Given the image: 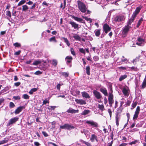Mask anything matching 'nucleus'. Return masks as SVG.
Returning a JSON list of instances; mask_svg holds the SVG:
<instances>
[{"instance_id": "nucleus-1", "label": "nucleus", "mask_w": 146, "mask_h": 146, "mask_svg": "<svg viewBox=\"0 0 146 146\" xmlns=\"http://www.w3.org/2000/svg\"><path fill=\"white\" fill-rule=\"evenodd\" d=\"M77 2L78 8L80 11L82 13H84L85 14H87V13H86L87 10V7L85 4L80 1H77Z\"/></svg>"}, {"instance_id": "nucleus-2", "label": "nucleus", "mask_w": 146, "mask_h": 146, "mask_svg": "<svg viewBox=\"0 0 146 146\" xmlns=\"http://www.w3.org/2000/svg\"><path fill=\"white\" fill-rule=\"evenodd\" d=\"M74 127L71 124L68 123L65 124L63 125H60V131H61V129H66L68 130H70L74 128Z\"/></svg>"}, {"instance_id": "nucleus-3", "label": "nucleus", "mask_w": 146, "mask_h": 146, "mask_svg": "<svg viewBox=\"0 0 146 146\" xmlns=\"http://www.w3.org/2000/svg\"><path fill=\"white\" fill-rule=\"evenodd\" d=\"M131 28V27L128 25L125 26V27L123 28L122 30V34L123 36L125 37L127 36Z\"/></svg>"}, {"instance_id": "nucleus-4", "label": "nucleus", "mask_w": 146, "mask_h": 146, "mask_svg": "<svg viewBox=\"0 0 146 146\" xmlns=\"http://www.w3.org/2000/svg\"><path fill=\"white\" fill-rule=\"evenodd\" d=\"M19 119V117H14L11 119L9 120V121L7 124V126H9L10 125L15 123Z\"/></svg>"}, {"instance_id": "nucleus-5", "label": "nucleus", "mask_w": 146, "mask_h": 146, "mask_svg": "<svg viewBox=\"0 0 146 146\" xmlns=\"http://www.w3.org/2000/svg\"><path fill=\"white\" fill-rule=\"evenodd\" d=\"M125 19V18L122 15H119L116 16L114 19V21L116 23L122 22Z\"/></svg>"}, {"instance_id": "nucleus-6", "label": "nucleus", "mask_w": 146, "mask_h": 146, "mask_svg": "<svg viewBox=\"0 0 146 146\" xmlns=\"http://www.w3.org/2000/svg\"><path fill=\"white\" fill-rule=\"evenodd\" d=\"M137 40L138 42H136V44L139 46H143L144 45V42H145L144 39L139 37L137 38Z\"/></svg>"}, {"instance_id": "nucleus-7", "label": "nucleus", "mask_w": 146, "mask_h": 146, "mask_svg": "<svg viewBox=\"0 0 146 146\" xmlns=\"http://www.w3.org/2000/svg\"><path fill=\"white\" fill-rule=\"evenodd\" d=\"M93 93L94 96L98 99H101L102 98V96L100 93L96 90L93 91Z\"/></svg>"}, {"instance_id": "nucleus-8", "label": "nucleus", "mask_w": 146, "mask_h": 146, "mask_svg": "<svg viewBox=\"0 0 146 146\" xmlns=\"http://www.w3.org/2000/svg\"><path fill=\"white\" fill-rule=\"evenodd\" d=\"M69 24L71 25L72 27H73L75 29L78 30L79 28H80V25L76 23L75 22L72 21H70L69 23Z\"/></svg>"}, {"instance_id": "nucleus-9", "label": "nucleus", "mask_w": 146, "mask_h": 146, "mask_svg": "<svg viewBox=\"0 0 146 146\" xmlns=\"http://www.w3.org/2000/svg\"><path fill=\"white\" fill-rule=\"evenodd\" d=\"M103 31H104L105 33L106 34L108 32L110 31L111 30V28L107 24H104L103 26Z\"/></svg>"}, {"instance_id": "nucleus-10", "label": "nucleus", "mask_w": 146, "mask_h": 146, "mask_svg": "<svg viewBox=\"0 0 146 146\" xmlns=\"http://www.w3.org/2000/svg\"><path fill=\"white\" fill-rule=\"evenodd\" d=\"M140 111V107L138 106L136 109V110L135 112V114L133 117V119L134 120L137 118Z\"/></svg>"}, {"instance_id": "nucleus-11", "label": "nucleus", "mask_w": 146, "mask_h": 146, "mask_svg": "<svg viewBox=\"0 0 146 146\" xmlns=\"http://www.w3.org/2000/svg\"><path fill=\"white\" fill-rule=\"evenodd\" d=\"M86 123L90 124L91 125L93 126L94 127H98V123L93 121H87Z\"/></svg>"}, {"instance_id": "nucleus-12", "label": "nucleus", "mask_w": 146, "mask_h": 146, "mask_svg": "<svg viewBox=\"0 0 146 146\" xmlns=\"http://www.w3.org/2000/svg\"><path fill=\"white\" fill-rule=\"evenodd\" d=\"M113 95L108 96V101L110 105V106H112V104L114 102V100H113Z\"/></svg>"}, {"instance_id": "nucleus-13", "label": "nucleus", "mask_w": 146, "mask_h": 146, "mask_svg": "<svg viewBox=\"0 0 146 146\" xmlns=\"http://www.w3.org/2000/svg\"><path fill=\"white\" fill-rule=\"evenodd\" d=\"M25 108V107L24 106H20L18 107L15 111V114H19L22 110Z\"/></svg>"}, {"instance_id": "nucleus-14", "label": "nucleus", "mask_w": 146, "mask_h": 146, "mask_svg": "<svg viewBox=\"0 0 146 146\" xmlns=\"http://www.w3.org/2000/svg\"><path fill=\"white\" fill-rule=\"evenodd\" d=\"M100 91L104 94L105 96H108V94L106 88L102 87L100 88Z\"/></svg>"}, {"instance_id": "nucleus-15", "label": "nucleus", "mask_w": 146, "mask_h": 146, "mask_svg": "<svg viewBox=\"0 0 146 146\" xmlns=\"http://www.w3.org/2000/svg\"><path fill=\"white\" fill-rule=\"evenodd\" d=\"M78 110H74L71 108H69L67 111L68 113H78Z\"/></svg>"}, {"instance_id": "nucleus-16", "label": "nucleus", "mask_w": 146, "mask_h": 146, "mask_svg": "<svg viewBox=\"0 0 146 146\" xmlns=\"http://www.w3.org/2000/svg\"><path fill=\"white\" fill-rule=\"evenodd\" d=\"M75 101L77 103L79 104L80 105H84L86 104V102L84 100H83L76 99Z\"/></svg>"}, {"instance_id": "nucleus-17", "label": "nucleus", "mask_w": 146, "mask_h": 146, "mask_svg": "<svg viewBox=\"0 0 146 146\" xmlns=\"http://www.w3.org/2000/svg\"><path fill=\"white\" fill-rule=\"evenodd\" d=\"M10 138V137H6L3 140L0 141V145L7 143L9 141Z\"/></svg>"}, {"instance_id": "nucleus-18", "label": "nucleus", "mask_w": 146, "mask_h": 146, "mask_svg": "<svg viewBox=\"0 0 146 146\" xmlns=\"http://www.w3.org/2000/svg\"><path fill=\"white\" fill-rule=\"evenodd\" d=\"M109 90V96L113 95L112 90V84H110L108 87Z\"/></svg>"}, {"instance_id": "nucleus-19", "label": "nucleus", "mask_w": 146, "mask_h": 146, "mask_svg": "<svg viewBox=\"0 0 146 146\" xmlns=\"http://www.w3.org/2000/svg\"><path fill=\"white\" fill-rule=\"evenodd\" d=\"M72 58L71 56H68L65 58V60L67 64L70 63L72 60Z\"/></svg>"}, {"instance_id": "nucleus-20", "label": "nucleus", "mask_w": 146, "mask_h": 146, "mask_svg": "<svg viewBox=\"0 0 146 146\" xmlns=\"http://www.w3.org/2000/svg\"><path fill=\"white\" fill-rule=\"evenodd\" d=\"M73 18L75 20L82 23H84L85 22L81 18L74 16L73 17Z\"/></svg>"}, {"instance_id": "nucleus-21", "label": "nucleus", "mask_w": 146, "mask_h": 146, "mask_svg": "<svg viewBox=\"0 0 146 146\" xmlns=\"http://www.w3.org/2000/svg\"><path fill=\"white\" fill-rule=\"evenodd\" d=\"M82 96L86 98H90V96L86 92H83L81 93Z\"/></svg>"}, {"instance_id": "nucleus-22", "label": "nucleus", "mask_w": 146, "mask_h": 146, "mask_svg": "<svg viewBox=\"0 0 146 146\" xmlns=\"http://www.w3.org/2000/svg\"><path fill=\"white\" fill-rule=\"evenodd\" d=\"M97 137V136L95 134H92L91 137H90V141L92 142H94Z\"/></svg>"}, {"instance_id": "nucleus-23", "label": "nucleus", "mask_w": 146, "mask_h": 146, "mask_svg": "<svg viewBox=\"0 0 146 146\" xmlns=\"http://www.w3.org/2000/svg\"><path fill=\"white\" fill-rule=\"evenodd\" d=\"M146 87V74L145 76V78L144 79L142 84L141 85V89H143L145 88Z\"/></svg>"}, {"instance_id": "nucleus-24", "label": "nucleus", "mask_w": 146, "mask_h": 146, "mask_svg": "<svg viewBox=\"0 0 146 146\" xmlns=\"http://www.w3.org/2000/svg\"><path fill=\"white\" fill-rule=\"evenodd\" d=\"M100 29H97L95 30L94 33H95V35L96 36H99L100 35Z\"/></svg>"}, {"instance_id": "nucleus-25", "label": "nucleus", "mask_w": 146, "mask_h": 146, "mask_svg": "<svg viewBox=\"0 0 146 146\" xmlns=\"http://www.w3.org/2000/svg\"><path fill=\"white\" fill-rule=\"evenodd\" d=\"M120 118V116L118 115V114H117L115 116V121L117 126H118L119 125Z\"/></svg>"}, {"instance_id": "nucleus-26", "label": "nucleus", "mask_w": 146, "mask_h": 146, "mask_svg": "<svg viewBox=\"0 0 146 146\" xmlns=\"http://www.w3.org/2000/svg\"><path fill=\"white\" fill-rule=\"evenodd\" d=\"M74 36H73V37L76 40L80 41L81 40V38L78 35L76 34H74Z\"/></svg>"}, {"instance_id": "nucleus-27", "label": "nucleus", "mask_w": 146, "mask_h": 146, "mask_svg": "<svg viewBox=\"0 0 146 146\" xmlns=\"http://www.w3.org/2000/svg\"><path fill=\"white\" fill-rule=\"evenodd\" d=\"M141 8L142 7L141 6H138L136 8L134 12L138 14Z\"/></svg>"}, {"instance_id": "nucleus-28", "label": "nucleus", "mask_w": 146, "mask_h": 146, "mask_svg": "<svg viewBox=\"0 0 146 146\" xmlns=\"http://www.w3.org/2000/svg\"><path fill=\"white\" fill-rule=\"evenodd\" d=\"M122 92L125 96H128L129 95V93H128V91L125 88H124L123 89Z\"/></svg>"}, {"instance_id": "nucleus-29", "label": "nucleus", "mask_w": 146, "mask_h": 146, "mask_svg": "<svg viewBox=\"0 0 146 146\" xmlns=\"http://www.w3.org/2000/svg\"><path fill=\"white\" fill-rule=\"evenodd\" d=\"M62 38L64 40V42L66 44L67 46H70V44L69 42V41L67 38L64 37H63Z\"/></svg>"}, {"instance_id": "nucleus-30", "label": "nucleus", "mask_w": 146, "mask_h": 146, "mask_svg": "<svg viewBox=\"0 0 146 146\" xmlns=\"http://www.w3.org/2000/svg\"><path fill=\"white\" fill-rule=\"evenodd\" d=\"M121 62H125L126 63H128L129 60L126 58H125L124 56H122V58L121 59Z\"/></svg>"}, {"instance_id": "nucleus-31", "label": "nucleus", "mask_w": 146, "mask_h": 146, "mask_svg": "<svg viewBox=\"0 0 146 146\" xmlns=\"http://www.w3.org/2000/svg\"><path fill=\"white\" fill-rule=\"evenodd\" d=\"M41 62V61L40 60H35L32 65H36L39 64H40Z\"/></svg>"}, {"instance_id": "nucleus-32", "label": "nucleus", "mask_w": 146, "mask_h": 146, "mask_svg": "<svg viewBox=\"0 0 146 146\" xmlns=\"http://www.w3.org/2000/svg\"><path fill=\"white\" fill-rule=\"evenodd\" d=\"M38 89V88H34L31 89L30 91L29 92V93L30 94H32L33 93L36 91Z\"/></svg>"}, {"instance_id": "nucleus-33", "label": "nucleus", "mask_w": 146, "mask_h": 146, "mask_svg": "<svg viewBox=\"0 0 146 146\" xmlns=\"http://www.w3.org/2000/svg\"><path fill=\"white\" fill-rule=\"evenodd\" d=\"M61 75L65 78H67L68 77L69 75V73L68 72H62L61 73Z\"/></svg>"}, {"instance_id": "nucleus-34", "label": "nucleus", "mask_w": 146, "mask_h": 146, "mask_svg": "<svg viewBox=\"0 0 146 146\" xmlns=\"http://www.w3.org/2000/svg\"><path fill=\"white\" fill-rule=\"evenodd\" d=\"M127 76L126 75H121L119 78V80L120 81H121L127 77Z\"/></svg>"}, {"instance_id": "nucleus-35", "label": "nucleus", "mask_w": 146, "mask_h": 146, "mask_svg": "<svg viewBox=\"0 0 146 146\" xmlns=\"http://www.w3.org/2000/svg\"><path fill=\"white\" fill-rule=\"evenodd\" d=\"M84 134L86 137L90 135V133L88 130L85 129H84Z\"/></svg>"}, {"instance_id": "nucleus-36", "label": "nucleus", "mask_w": 146, "mask_h": 146, "mask_svg": "<svg viewBox=\"0 0 146 146\" xmlns=\"http://www.w3.org/2000/svg\"><path fill=\"white\" fill-rule=\"evenodd\" d=\"M143 21V19L142 18H141L138 21L137 27H138L139 26L141 25L142 23V22Z\"/></svg>"}, {"instance_id": "nucleus-37", "label": "nucleus", "mask_w": 146, "mask_h": 146, "mask_svg": "<svg viewBox=\"0 0 146 146\" xmlns=\"http://www.w3.org/2000/svg\"><path fill=\"white\" fill-rule=\"evenodd\" d=\"M86 74L88 75H89L90 74V67L89 66H86Z\"/></svg>"}, {"instance_id": "nucleus-38", "label": "nucleus", "mask_w": 146, "mask_h": 146, "mask_svg": "<svg viewBox=\"0 0 146 146\" xmlns=\"http://www.w3.org/2000/svg\"><path fill=\"white\" fill-rule=\"evenodd\" d=\"M135 19L133 18L132 17H131L130 19L127 22V25H131V23Z\"/></svg>"}, {"instance_id": "nucleus-39", "label": "nucleus", "mask_w": 146, "mask_h": 146, "mask_svg": "<svg viewBox=\"0 0 146 146\" xmlns=\"http://www.w3.org/2000/svg\"><path fill=\"white\" fill-rule=\"evenodd\" d=\"M90 112L89 110H85L81 113L82 115H86L88 114Z\"/></svg>"}, {"instance_id": "nucleus-40", "label": "nucleus", "mask_w": 146, "mask_h": 146, "mask_svg": "<svg viewBox=\"0 0 146 146\" xmlns=\"http://www.w3.org/2000/svg\"><path fill=\"white\" fill-rule=\"evenodd\" d=\"M80 141L82 143H83L85 144L87 146H92L91 145L90 143H89L88 142L84 141L82 140H81Z\"/></svg>"}, {"instance_id": "nucleus-41", "label": "nucleus", "mask_w": 146, "mask_h": 146, "mask_svg": "<svg viewBox=\"0 0 146 146\" xmlns=\"http://www.w3.org/2000/svg\"><path fill=\"white\" fill-rule=\"evenodd\" d=\"M22 97L25 99L27 100L29 99V96L28 95L25 94L22 96Z\"/></svg>"}, {"instance_id": "nucleus-42", "label": "nucleus", "mask_w": 146, "mask_h": 146, "mask_svg": "<svg viewBox=\"0 0 146 146\" xmlns=\"http://www.w3.org/2000/svg\"><path fill=\"white\" fill-rule=\"evenodd\" d=\"M22 7V10L23 11H26L28 9V7L26 5H23Z\"/></svg>"}, {"instance_id": "nucleus-43", "label": "nucleus", "mask_w": 146, "mask_h": 146, "mask_svg": "<svg viewBox=\"0 0 146 146\" xmlns=\"http://www.w3.org/2000/svg\"><path fill=\"white\" fill-rule=\"evenodd\" d=\"M49 41L50 42L52 41H54L55 42H57V40H56L55 37L54 36L50 38L49 39Z\"/></svg>"}, {"instance_id": "nucleus-44", "label": "nucleus", "mask_w": 146, "mask_h": 146, "mask_svg": "<svg viewBox=\"0 0 146 146\" xmlns=\"http://www.w3.org/2000/svg\"><path fill=\"white\" fill-rule=\"evenodd\" d=\"M56 108V106H50L48 108V109L52 111L54 110Z\"/></svg>"}, {"instance_id": "nucleus-45", "label": "nucleus", "mask_w": 146, "mask_h": 146, "mask_svg": "<svg viewBox=\"0 0 146 146\" xmlns=\"http://www.w3.org/2000/svg\"><path fill=\"white\" fill-rule=\"evenodd\" d=\"M9 106L10 108H11L15 107V105L13 102H11L9 103Z\"/></svg>"}, {"instance_id": "nucleus-46", "label": "nucleus", "mask_w": 146, "mask_h": 146, "mask_svg": "<svg viewBox=\"0 0 146 146\" xmlns=\"http://www.w3.org/2000/svg\"><path fill=\"white\" fill-rule=\"evenodd\" d=\"M98 108L102 111H103L104 110V106L103 105L99 104Z\"/></svg>"}, {"instance_id": "nucleus-47", "label": "nucleus", "mask_w": 146, "mask_h": 146, "mask_svg": "<svg viewBox=\"0 0 146 146\" xmlns=\"http://www.w3.org/2000/svg\"><path fill=\"white\" fill-rule=\"evenodd\" d=\"M79 51L81 53L84 54V55H85L86 52H85V50L83 48H80L79 49Z\"/></svg>"}, {"instance_id": "nucleus-48", "label": "nucleus", "mask_w": 146, "mask_h": 146, "mask_svg": "<svg viewBox=\"0 0 146 146\" xmlns=\"http://www.w3.org/2000/svg\"><path fill=\"white\" fill-rule=\"evenodd\" d=\"M52 63L53 65L56 66L57 64V61L56 60L54 59L52 60Z\"/></svg>"}, {"instance_id": "nucleus-49", "label": "nucleus", "mask_w": 146, "mask_h": 146, "mask_svg": "<svg viewBox=\"0 0 146 146\" xmlns=\"http://www.w3.org/2000/svg\"><path fill=\"white\" fill-rule=\"evenodd\" d=\"M25 2V0H21L20 1L17 5V6H19L23 4Z\"/></svg>"}, {"instance_id": "nucleus-50", "label": "nucleus", "mask_w": 146, "mask_h": 146, "mask_svg": "<svg viewBox=\"0 0 146 146\" xmlns=\"http://www.w3.org/2000/svg\"><path fill=\"white\" fill-rule=\"evenodd\" d=\"M6 15L9 17H11V13L9 11H7L6 12Z\"/></svg>"}, {"instance_id": "nucleus-51", "label": "nucleus", "mask_w": 146, "mask_h": 146, "mask_svg": "<svg viewBox=\"0 0 146 146\" xmlns=\"http://www.w3.org/2000/svg\"><path fill=\"white\" fill-rule=\"evenodd\" d=\"M131 71H137V67H135L134 66H132L130 68Z\"/></svg>"}, {"instance_id": "nucleus-52", "label": "nucleus", "mask_w": 146, "mask_h": 146, "mask_svg": "<svg viewBox=\"0 0 146 146\" xmlns=\"http://www.w3.org/2000/svg\"><path fill=\"white\" fill-rule=\"evenodd\" d=\"M13 45L15 46V47H19L21 46V44L18 42H16L13 44Z\"/></svg>"}, {"instance_id": "nucleus-53", "label": "nucleus", "mask_w": 146, "mask_h": 146, "mask_svg": "<svg viewBox=\"0 0 146 146\" xmlns=\"http://www.w3.org/2000/svg\"><path fill=\"white\" fill-rule=\"evenodd\" d=\"M48 35L46 33V32H44L42 34V36L45 37H47Z\"/></svg>"}, {"instance_id": "nucleus-54", "label": "nucleus", "mask_w": 146, "mask_h": 146, "mask_svg": "<svg viewBox=\"0 0 146 146\" xmlns=\"http://www.w3.org/2000/svg\"><path fill=\"white\" fill-rule=\"evenodd\" d=\"M70 52L74 56H75L76 54L75 52L74 51V49L72 48H70Z\"/></svg>"}, {"instance_id": "nucleus-55", "label": "nucleus", "mask_w": 146, "mask_h": 146, "mask_svg": "<svg viewBox=\"0 0 146 146\" xmlns=\"http://www.w3.org/2000/svg\"><path fill=\"white\" fill-rule=\"evenodd\" d=\"M135 83L136 85V88H138L139 86V81L137 80L136 79L135 80Z\"/></svg>"}, {"instance_id": "nucleus-56", "label": "nucleus", "mask_w": 146, "mask_h": 146, "mask_svg": "<svg viewBox=\"0 0 146 146\" xmlns=\"http://www.w3.org/2000/svg\"><path fill=\"white\" fill-rule=\"evenodd\" d=\"M138 141L137 140H135L134 141H132L130 143H129V144L130 145H132V144H135L137 143L138 142Z\"/></svg>"}, {"instance_id": "nucleus-57", "label": "nucleus", "mask_w": 146, "mask_h": 146, "mask_svg": "<svg viewBox=\"0 0 146 146\" xmlns=\"http://www.w3.org/2000/svg\"><path fill=\"white\" fill-rule=\"evenodd\" d=\"M93 59L95 61H97L99 60V58L97 56H95L93 57Z\"/></svg>"}, {"instance_id": "nucleus-58", "label": "nucleus", "mask_w": 146, "mask_h": 146, "mask_svg": "<svg viewBox=\"0 0 146 146\" xmlns=\"http://www.w3.org/2000/svg\"><path fill=\"white\" fill-rule=\"evenodd\" d=\"M42 72H40V71H37L34 74L36 75H38L41 74Z\"/></svg>"}, {"instance_id": "nucleus-59", "label": "nucleus", "mask_w": 146, "mask_h": 146, "mask_svg": "<svg viewBox=\"0 0 146 146\" xmlns=\"http://www.w3.org/2000/svg\"><path fill=\"white\" fill-rule=\"evenodd\" d=\"M13 98L15 100H19L21 98L19 96H14L13 97Z\"/></svg>"}, {"instance_id": "nucleus-60", "label": "nucleus", "mask_w": 146, "mask_h": 146, "mask_svg": "<svg viewBox=\"0 0 146 146\" xmlns=\"http://www.w3.org/2000/svg\"><path fill=\"white\" fill-rule=\"evenodd\" d=\"M137 14H136V13L134 12L131 17L135 19V17H137Z\"/></svg>"}, {"instance_id": "nucleus-61", "label": "nucleus", "mask_w": 146, "mask_h": 146, "mask_svg": "<svg viewBox=\"0 0 146 146\" xmlns=\"http://www.w3.org/2000/svg\"><path fill=\"white\" fill-rule=\"evenodd\" d=\"M42 133L43 134V135H44V136L45 137H46L48 136V135L47 133L45 131H42Z\"/></svg>"}, {"instance_id": "nucleus-62", "label": "nucleus", "mask_w": 146, "mask_h": 146, "mask_svg": "<svg viewBox=\"0 0 146 146\" xmlns=\"http://www.w3.org/2000/svg\"><path fill=\"white\" fill-rule=\"evenodd\" d=\"M108 111L109 114L110 118H111V113H112V112H111V109H108Z\"/></svg>"}, {"instance_id": "nucleus-63", "label": "nucleus", "mask_w": 146, "mask_h": 146, "mask_svg": "<svg viewBox=\"0 0 146 146\" xmlns=\"http://www.w3.org/2000/svg\"><path fill=\"white\" fill-rule=\"evenodd\" d=\"M21 84V82H16L14 83V85L17 87L19 86Z\"/></svg>"}, {"instance_id": "nucleus-64", "label": "nucleus", "mask_w": 146, "mask_h": 146, "mask_svg": "<svg viewBox=\"0 0 146 146\" xmlns=\"http://www.w3.org/2000/svg\"><path fill=\"white\" fill-rule=\"evenodd\" d=\"M34 144L36 146H39L40 145V144L38 142H34Z\"/></svg>"}]
</instances>
